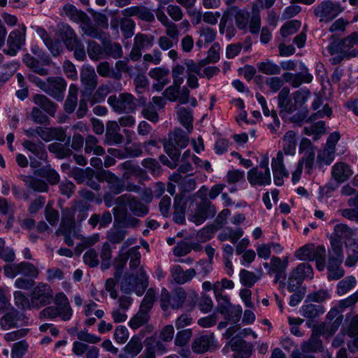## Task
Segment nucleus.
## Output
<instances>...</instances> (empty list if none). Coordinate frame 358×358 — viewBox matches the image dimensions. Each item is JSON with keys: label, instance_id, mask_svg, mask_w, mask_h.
I'll use <instances>...</instances> for the list:
<instances>
[{"label": "nucleus", "instance_id": "nucleus-9", "mask_svg": "<svg viewBox=\"0 0 358 358\" xmlns=\"http://www.w3.org/2000/svg\"><path fill=\"white\" fill-rule=\"evenodd\" d=\"M80 82L82 85L81 96L90 98L98 85V76L93 67L86 66L80 71Z\"/></svg>", "mask_w": 358, "mask_h": 358}, {"label": "nucleus", "instance_id": "nucleus-37", "mask_svg": "<svg viewBox=\"0 0 358 358\" xmlns=\"http://www.w3.org/2000/svg\"><path fill=\"white\" fill-rule=\"evenodd\" d=\"M20 178L25 183L27 188L31 189L34 191L46 192L49 189L47 183L41 179L25 175H22Z\"/></svg>", "mask_w": 358, "mask_h": 358}, {"label": "nucleus", "instance_id": "nucleus-36", "mask_svg": "<svg viewBox=\"0 0 358 358\" xmlns=\"http://www.w3.org/2000/svg\"><path fill=\"white\" fill-rule=\"evenodd\" d=\"M78 87L76 84H71L69 88V94L64 104V110L66 113L74 112L78 104Z\"/></svg>", "mask_w": 358, "mask_h": 358}, {"label": "nucleus", "instance_id": "nucleus-44", "mask_svg": "<svg viewBox=\"0 0 358 358\" xmlns=\"http://www.w3.org/2000/svg\"><path fill=\"white\" fill-rule=\"evenodd\" d=\"M122 73H125L131 76L134 74V69L129 64L127 59L117 60L115 64V69L113 73V79L120 80L122 78Z\"/></svg>", "mask_w": 358, "mask_h": 358}, {"label": "nucleus", "instance_id": "nucleus-1", "mask_svg": "<svg viewBox=\"0 0 358 358\" xmlns=\"http://www.w3.org/2000/svg\"><path fill=\"white\" fill-rule=\"evenodd\" d=\"M198 294L194 291L187 292L182 287H176L171 292L163 288L160 295V306L164 311L169 309L179 310L185 308L192 310L197 302Z\"/></svg>", "mask_w": 358, "mask_h": 358}, {"label": "nucleus", "instance_id": "nucleus-60", "mask_svg": "<svg viewBox=\"0 0 358 358\" xmlns=\"http://www.w3.org/2000/svg\"><path fill=\"white\" fill-rule=\"evenodd\" d=\"M296 277L300 278L303 281L306 278L312 279L313 278V270L312 266L308 263H301L299 264L295 269L292 271Z\"/></svg>", "mask_w": 358, "mask_h": 358}, {"label": "nucleus", "instance_id": "nucleus-47", "mask_svg": "<svg viewBox=\"0 0 358 358\" xmlns=\"http://www.w3.org/2000/svg\"><path fill=\"white\" fill-rule=\"evenodd\" d=\"M336 150L324 147L322 150H320L317 153L316 164L320 169L322 166H329L335 158Z\"/></svg>", "mask_w": 358, "mask_h": 358}, {"label": "nucleus", "instance_id": "nucleus-63", "mask_svg": "<svg viewBox=\"0 0 358 358\" xmlns=\"http://www.w3.org/2000/svg\"><path fill=\"white\" fill-rule=\"evenodd\" d=\"M20 275L31 278H37L39 274L38 269L31 263L22 262L19 263Z\"/></svg>", "mask_w": 358, "mask_h": 358}, {"label": "nucleus", "instance_id": "nucleus-13", "mask_svg": "<svg viewBox=\"0 0 358 358\" xmlns=\"http://www.w3.org/2000/svg\"><path fill=\"white\" fill-rule=\"evenodd\" d=\"M67 83L62 77H49L47 79L43 92L58 101H62L64 98V92Z\"/></svg>", "mask_w": 358, "mask_h": 358}, {"label": "nucleus", "instance_id": "nucleus-46", "mask_svg": "<svg viewBox=\"0 0 358 358\" xmlns=\"http://www.w3.org/2000/svg\"><path fill=\"white\" fill-rule=\"evenodd\" d=\"M60 36L67 48H73L78 40L73 29L69 25H63L59 29Z\"/></svg>", "mask_w": 358, "mask_h": 358}, {"label": "nucleus", "instance_id": "nucleus-18", "mask_svg": "<svg viewBox=\"0 0 358 358\" xmlns=\"http://www.w3.org/2000/svg\"><path fill=\"white\" fill-rule=\"evenodd\" d=\"M215 338L213 334L201 335L194 338L192 343V350L195 353H204L215 349Z\"/></svg>", "mask_w": 358, "mask_h": 358}, {"label": "nucleus", "instance_id": "nucleus-2", "mask_svg": "<svg viewBox=\"0 0 358 358\" xmlns=\"http://www.w3.org/2000/svg\"><path fill=\"white\" fill-rule=\"evenodd\" d=\"M310 96V92L308 90H300L292 94L291 98H289V103H287L285 106V111L288 113H292L296 110H300L299 113L291 117L292 122L299 123L307 117L308 110L306 107H303V105Z\"/></svg>", "mask_w": 358, "mask_h": 358}, {"label": "nucleus", "instance_id": "nucleus-32", "mask_svg": "<svg viewBox=\"0 0 358 358\" xmlns=\"http://www.w3.org/2000/svg\"><path fill=\"white\" fill-rule=\"evenodd\" d=\"M118 25H120V29L123 34V36L125 38H129L134 34L136 24L131 19L127 17H122L119 20V22L113 21L110 22L111 28L115 29H117Z\"/></svg>", "mask_w": 358, "mask_h": 358}, {"label": "nucleus", "instance_id": "nucleus-50", "mask_svg": "<svg viewBox=\"0 0 358 358\" xmlns=\"http://www.w3.org/2000/svg\"><path fill=\"white\" fill-rule=\"evenodd\" d=\"M63 10L65 13L66 15L69 17V19L75 22H80L83 20H86L87 19V15L80 10H78L73 5L68 3L66 4L63 7Z\"/></svg>", "mask_w": 358, "mask_h": 358}, {"label": "nucleus", "instance_id": "nucleus-59", "mask_svg": "<svg viewBox=\"0 0 358 358\" xmlns=\"http://www.w3.org/2000/svg\"><path fill=\"white\" fill-rule=\"evenodd\" d=\"M242 313V308L241 306H232L229 309H226L224 307L221 310V314L224 318L234 324H236Z\"/></svg>", "mask_w": 358, "mask_h": 358}, {"label": "nucleus", "instance_id": "nucleus-29", "mask_svg": "<svg viewBox=\"0 0 358 358\" xmlns=\"http://www.w3.org/2000/svg\"><path fill=\"white\" fill-rule=\"evenodd\" d=\"M33 101L38 108L44 110L50 116L54 117L55 115L57 105L46 96L43 94H35L33 97Z\"/></svg>", "mask_w": 358, "mask_h": 358}, {"label": "nucleus", "instance_id": "nucleus-57", "mask_svg": "<svg viewBox=\"0 0 358 358\" xmlns=\"http://www.w3.org/2000/svg\"><path fill=\"white\" fill-rule=\"evenodd\" d=\"M120 258L127 262L130 258L129 266L131 268H137L140 264L141 254L138 247L130 248L125 254H121Z\"/></svg>", "mask_w": 358, "mask_h": 358}, {"label": "nucleus", "instance_id": "nucleus-3", "mask_svg": "<svg viewBox=\"0 0 358 358\" xmlns=\"http://www.w3.org/2000/svg\"><path fill=\"white\" fill-rule=\"evenodd\" d=\"M248 180L252 186H265L270 185L271 177L270 169L268 168V159L265 157L259 165L251 169L248 172Z\"/></svg>", "mask_w": 358, "mask_h": 358}, {"label": "nucleus", "instance_id": "nucleus-30", "mask_svg": "<svg viewBox=\"0 0 358 358\" xmlns=\"http://www.w3.org/2000/svg\"><path fill=\"white\" fill-rule=\"evenodd\" d=\"M71 137H68L64 144L59 143H52L48 145V150L55 154L56 157L59 159H64L70 157L73 152L69 148Z\"/></svg>", "mask_w": 358, "mask_h": 358}, {"label": "nucleus", "instance_id": "nucleus-49", "mask_svg": "<svg viewBox=\"0 0 358 358\" xmlns=\"http://www.w3.org/2000/svg\"><path fill=\"white\" fill-rule=\"evenodd\" d=\"M90 58L94 61H98L106 58L104 46H101L94 41H90L87 48Z\"/></svg>", "mask_w": 358, "mask_h": 358}, {"label": "nucleus", "instance_id": "nucleus-21", "mask_svg": "<svg viewBox=\"0 0 358 358\" xmlns=\"http://www.w3.org/2000/svg\"><path fill=\"white\" fill-rule=\"evenodd\" d=\"M144 344L145 350L155 357L156 355H162L168 351L167 344L157 338L156 336L147 337L144 341Z\"/></svg>", "mask_w": 358, "mask_h": 358}, {"label": "nucleus", "instance_id": "nucleus-14", "mask_svg": "<svg viewBox=\"0 0 358 358\" xmlns=\"http://www.w3.org/2000/svg\"><path fill=\"white\" fill-rule=\"evenodd\" d=\"M23 62L32 71L40 76H47L48 74V70L44 67V66L50 64V59L48 56L40 58V60H38L31 55L26 54L24 56Z\"/></svg>", "mask_w": 358, "mask_h": 358}, {"label": "nucleus", "instance_id": "nucleus-64", "mask_svg": "<svg viewBox=\"0 0 358 358\" xmlns=\"http://www.w3.org/2000/svg\"><path fill=\"white\" fill-rule=\"evenodd\" d=\"M14 301L15 305L21 309L27 310V309H34V306H32V299L31 297L28 299L24 293L21 291H15L14 292Z\"/></svg>", "mask_w": 358, "mask_h": 358}, {"label": "nucleus", "instance_id": "nucleus-56", "mask_svg": "<svg viewBox=\"0 0 358 358\" xmlns=\"http://www.w3.org/2000/svg\"><path fill=\"white\" fill-rule=\"evenodd\" d=\"M169 136L179 148H184L189 143L188 133L186 134L180 128L175 129Z\"/></svg>", "mask_w": 358, "mask_h": 358}, {"label": "nucleus", "instance_id": "nucleus-4", "mask_svg": "<svg viewBox=\"0 0 358 358\" xmlns=\"http://www.w3.org/2000/svg\"><path fill=\"white\" fill-rule=\"evenodd\" d=\"M148 286V278L144 272H141L138 276H124L120 284V290L125 294L134 292L138 296H141Z\"/></svg>", "mask_w": 358, "mask_h": 358}, {"label": "nucleus", "instance_id": "nucleus-27", "mask_svg": "<svg viewBox=\"0 0 358 358\" xmlns=\"http://www.w3.org/2000/svg\"><path fill=\"white\" fill-rule=\"evenodd\" d=\"M173 221L179 224H182L185 222L186 204L184 202V196L182 194H177L173 201Z\"/></svg>", "mask_w": 358, "mask_h": 358}, {"label": "nucleus", "instance_id": "nucleus-5", "mask_svg": "<svg viewBox=\"0 0 358 358\" xmlns=\"http://www.w3.org/2000/svg\"><path fill=\"white\" fill-rule=\"evenodd\" d=\"M107 101L117 113H132L136 109V99L133 94L128 92L120 93L118 96L111 95Z\"/></svg>", "mask_w": 358, "mask_h": 358}, {"label": "nucleus", "instance_id": "nucleus-35", "mask_svg": "<svg viewBox=\"0 0 358 358\" xmlns=\"http://www.w3.org/2000/svg\"><path fill=\"white\" fill-rule=\"evenodd\" d=\"M143 348L142 338L138 335H134L123 348L122 351L124 354L135 357L142 351Z\"/></svg>", "mask_w": 358, "mask_h": 358}, {"label": "nucleus", "instance_id": "nucleus-39", "mask_svg": "<svg viewBox=\"0 0 358 358\" xmlns=\"http://www.w3.org/2000/svg\"><path fill=\"white\" fill-rule=\"evenodd\" d=\"M19 319V312L17 310L13 309L6 313L0 319L1 328L3 330H8L17 327Z\"/></svg>", "mask_w": 358, "mask_h": 358}, {"label": "nucleus", "instance_id": "nucleus-48", "mask_svg": "<svg viewBox=\"0 0 358 358\" xmlns=\"http://www.w3.org/2000/svg\"><path fill=\"white\" fill-rule=\"evenodd\" d=\"M296 148V134L288 131L282 138V148L286 155H294Z\"/></svg>", "mask_w": 358, "mask_h": 358}, {"label": "nucleus", "instance_id": "nucleus-15", "mask_svg": "<svg viewBox=\"0 0 358 358\" xmlns=\"http://www.w3.org/2000/svg\"><path fill=\"white\" fill-rule=\"evenodd\" d=\"M353 173L354 171L352 167L343 162H336L331 167V178L338 184H341L348 180Z\"/></svg>", "mask_w": 358, "mask_h": 358}, {"label": "nucleus", "instance_id": "nucleus-10", "mask_svg": "<svg viewBox=\"0 0 358 358\" xmlns=\"http://www.w3.org/2000/svg\"><path fill=\"white\" fill-rule=\"evenodd\" d=\"M182 83L173 81V84L165 89L162 94L165 99L173 102L178 101L180 104H186L189 102L190 91L186 87H181Z\"/></svg>", "mask_w": 358, "mask_h": 358}, {"label": "nucleus", "instance_id": "nucleus-8", "mask_svg": "<svg viewBox=\"0 0 358 358\" xmlns=\"http://www.w3.org/2000/svg\"><path fill=\"white\" fill-rule=\"evenodd\" d=\"M31 305L34 308L39 309L51 303L53 291L50 286L44 282H39L31 292Z\"/></svg>", "mask_w": 358, "mask_h": 358}, {"label": "nucleus", "instance_id": "nucleus-58", "mask_svg": "<svg viewBox=\"0 0 358 358\" xmlns=\"http://www.w3.org/2000/svg\"><path fill=\"white\" fill-rule=\"evenodd\" d=\"M352 234L350 228L345 224H338L334 227L330 240L344 241Z\"/></svg>", "mask_w": 358, "mask_h": 358}, {"label": "nucleus", "instance_id": "nucleus-41", "mask_svg": "<svg viewBox=\"0 0 358 358\" xmlns=\"http://www.w3.org/2000/svg\"><path fill=\"white\" fill-rule=\"evenodd\" d=\"M257 68L259 72L268 76L279 75L281 73L280 66L270 59L258 62Z\"/></svg>", "mask_w": 358, "mask_h": 358}, {"label": "nucleus", "instance_id": "nucleus-20", "mask_svg": "<svg viewBox=\"0 0 358 358\" xmlns=\"http://www.w3.org/2000/svg\"><path fill=\"white\" fill-rule=\"evenodd\" d=\"M355 45H358V31L352 33L338 43H331L328 47V51L331 55H334L338 51L348 52Z\"/></svg>", "mask_w": 358, "mask_h": 358}, {"label": "nucleus", "instance_id": "nucleus-19", "mask_svg": "<svg viewBox=\"0 0 358 358\" xmlns=\"http://www.w3.org/2000/svg\"><path fill=\"white\" fill-rule=\"evenodd\" d=\"M24 33L22 32L20 30L15 29L11 31L7 41L8 49L3 50V52L10 56L15 55L17 50L24 43Z\"/></svg>", "mask_w": 358, "mask_h": 358}, {"label": "nucleus", "instance_id": "nucleus-61", "mask_svg": "<svg viewBox=\"0 0 358 358\" xmlns=\"http://www.w3.org/2000/svg\"><path fill=\"white\" fill-rule=\"evenodd\" d=\"M149 319V313L139 308L138 313L129 321V324L131 329H136L146 324Z\"/></svg>", "mask_w": 358, "mask_h": 358}, {"label": "nucleus", "instance_id": "nucleus-62", "mask_svg": "<svg viewBox=\"0 0 358 358\" xmlns=\"http://www.w3.org/2000/svg\"><path fill=\"white\" fill-rule=\"evenodd\" d=\"M357 280L355 277L350 275L341 280L337 285V294L342 296L348 293L356 285Z\"/></svg>", "mask_w": 358, "mask_h": 358}, {"label": "nucleus", "instance_id": "nucleus-38", "mask_svg": "<svg viewBox=\"0 0 358 358\" xmlns=\"http://www.w3.org/2000/svg\"><path fill=\"white\" fill-rule=\"evenodd\" d=\"M341 264L342 262L334 261L332 255L329 257L327 270L329 280H337L345 275L344 270L341 267Z\"/></svg>", "mask_w": 358, "mask_h": 358}, {"label": "nucleus", "instance_id": "nucleus-25", "mask_svg": "<svg viewBox=\"0 0 358 358\" xmlns=\"http://www.w3.org/2000/svg\"><path fill=\"white\" fill-rule=\"evenodd\" d=\"M282 78L286 83H289L293 87H299L302 83H310L313 80V76L308 72L306 73H285Z\"/></svg>", "mask_w": 358, "mask_h": 358}, {"label": "nucleus", "instance_id": "nucleus-52", "mask_svg": "<svg viewBox=\"0 0 358 358\" xmlns=\"http://www.w3.org/2000/svg\"><path fill=\"white\" fill-rule=\"evenodd\" d=\"M301 348L303 353L317 352L323 350V345L320 338L310 336L308 341L301 344Z\"/></svg>", "mask_w": 358, "mask_h": 358}, {"label": "nucleus", "instance_id": "nucleus-42", "mask_svg": "<svg viewBox=\"0 0 358 358\" xmlns=\"http://www.w3.org/2000/svg\"><path fill=\"white\" fill-rule=\"evenodd\" d=\"M301 315L309 320H313L324 313V308L321 305L309 303L302 306L300 310Z\"/></svg>", "mask_w": 358, "mask_h": 358}, {"label": "nucleus", "instance_id": "nucleus-31", "mask_svg": "<svg viewBox=\"0 0 358 358\" xmlns=\"http://www.w3.org/2000/svg\"><path fill=\"white\" fill-rule=\"evenodd\" d=\"M229 12L234 14L236 27L239 29H245L248 26L250 13L247 9H239L237 6H231Z\"/></svg>", "mask_w": 358, "mask_h": 358}, {"label": "nucleus", "instance_id": "nucleus-43", "mask_svg": "<svg viewBox=\"0 0 358 358\" xmlns=\"http://www.w3.org/2000/svg\"><path fill=\"white\" fill-rule=\"evenodd\" d=\"M85 152L102 156L105 154L104 148L99 145V140L93 135H88L85 138Z\"/></svg>", "mask_w": 358, "mask_h": 358}, {"label": "nucleus", "instance_id": "nucleus-24", "mask_svg": "<svg viewBox=\"0 0 358 358\" xmlns=\"http://www.w3.org/2000/svg\"><path fill=\"white\" fill-rule=\"evenodd\" d=\"M196 274L194 268L183 271L179 265H175L171 269V275L174 282L179 285L185 284L192 280Z\"/></svg>", "mask_w": 358, "mask_h": 358}, {"label": "nucleus", "instance_id": "nucleus-11", "mask_svg": "<svg viewBox=\"0 0 358 358\" xmlns=\"http://www.w3.org/2000/svg\"><path fill=\"white\" fill-rule=\"evenodd\" d=\"M115 203L119 206H127L132 213L138 217H143L148 213V207L140 201L136 196L124 194L118 196Z\"/></svg>", "mask_w": 358, "mask_h": 358}, {"label": "nucleus", "instance_id": "nucleus-28", "mask_svg": "<svg viewBox=\"0 0 358 358\" xmlns=\"http://www.w3.org/2000/svg\"><path fill=\"white\" fill-rule=\"evenodd\" d=\"M24 149L30 152L34 157L41 159L45 160L47 158V152L45 145L41 141L34 142L29 140H24L22 143Z\"/></svg>", "mask_w": 358, "mask_h": 358}, {"label": "nucleus", "instance_id": "nucleus-54", "mask_svg": "<svg viewBox=\"0 0 358 358\" xmlns=\"http://www.w3.org/2000/svg\"><path fill=\"white\" fill-rule=\"evenodd\" d=\"M110 92V88L108 85L106 84H101L96 90L88 98V101L91 105H94L97 103H101L103 101L106 97V96Z\"/></svg>", "mask_w": 358, "mask_h": 358}, {"label": "nucleus", "instance_id": "nucleus-6", "mask_svg": "<svg viewBox=\"0 0 358 358\" xmlns=\"http://www.w3.org/2000/svg\"><path fill=\"white\" fill-rule=\"evenodd\" d=\"M343 11L340 3L330 0L323 1L314 9V14L320 22H329Z\"/></svg>", "mask_w": 358, "mask_h": 358}, {"label": "nucleus", "instance_id": "nucleus-17", "mask_svg": "<svg viewBox=\"0 0 358 358\" xmlns=\"http://www.w3.org/2000/svg\"><path fill=\"white\" fill-rule=\"evenodd\" d=\"M234 358H250L252 352V346L243 339L233 338L229 341Z\"/></svg>", "mask_w": 358, "mask_h": 358}, {"label": "nucleus", "instance_id": "nucleus-7", "mask_svg": "<svg viewBox=\"0 0 358 358\" xmlns=\"http://www.w3.org/2000/svg\"><path fill=\"white\" fill-rule=\"evenodd\" d=\"M101 178L107 182L108 189L114 194H119L124 190L136 192L140 189L139 186L135 185L126 187L124 180L109 170H102L100 172Z\"/></svg>", "mask_w": 358, "mask_h": 358}, {"label": "nucleus", "instance_id": "nucleus-40", "mask_svg": "<svg viewBox=\"0 0 358 358\" xmlns=\"http://www.w3.org/2000/svg\"><path fill=\"white\" fill-rule=\"evenodd\" d=\"M138 101L143 106V108L141 111L142 116L151 122H157L159 120V115L155 106H153V103H147L145 99L143 97L139 99Z\"/></svg>", "mask_w": 358, "mask_h": 358}, {"label": "nucleus", "instance_id": "nucleus-55", "mask_svg": "<svg viewBox=\"0 0 358 358\" xmlns=\"http://www.w3.org/2000/svg\"><path fill=\"white\" fill-rule=\"evenodd\" d=\"M169 73L170 71L169 69L161 66L150 69L148 75L151 78L154 79L157 82H164L165 83H169Z\"/></svg>", "mask_w": 358, "mask_h": 358}, {"label": "nucleus", "instance_id": "nucleus-33", "mask_svg": "<svg viewBox=\"0 0 358 358\" xmlns=\"http://www.w3.org/2000/svg\"><path fill=\"white\" fill-rule=\"evenodd\" d=\"M263 8L259 3H253L251 8V17L249 23V29L252 34H257L261 28V17L259 11Z\"/></svg>", "mask_w": 358, "mask_h": 358}, {"label": "nucleus", "instance_id": "nucleus-23", "mask_svg": "<svg viewBox=\"0 0 358 358\" xmlns=\"http://www.w3.org/2000/svg\"><path fill=\"white\" fill-rule=\"evenodd\" d=\"M75 229V213L70 210L64 211L61 223L56 231V234L59 236L60 234H73Z\"/></svg>", "mask_w": 358, "mask_h": 358}, {"label": "nucleus", "instance_id": "nucleus-51", "mask_svg": "<svg viewBox=\"0 0 358 358\" xmlns=\"http://www.w3.org/2000/svg\"><path fill=\"white\" fill-rule=\"evenodd\" d=\"M154 42L155 36L151 34L138 33L134 38V45L141 50L152 48Z\"/></svg>", "mask_w": 358, "mask_h": 358}, {"label": "nucleus", "instance_id": "nucleus-53", "mask_svg": "<svg viewBox=\"0 0 358 358\" xmlns=\"http://www.w3.org/2000/svg\"><path fill=\"white\" fill-rule=\"evenodd\" d=\"M127 234L125 229L113 227L106 232V238L112 244H119L124 241Z\"/></svg>", "mask_w": 358, "mask_h": 358}, {"label": "nucleus", "instance_id": "nucleus-34", "mask_svg": "<svg viewBox=\"0 0 358 358\" xmlns=\"http://www.w3.org/2000/svg\"><path fill=\"white\" fill-rule=\"evenodd\" d=\"M176 114L180 123L186 128L187 133L190 134L193 129L192 110L182 106H178Z\"/></svg>", "mask_w": 358, "mask_h": 358}, {"label": "nucleus", "instance_id": "nucleus-16", "mask_svg": "<svg viewBox=\"0 0 358 358\" xmlns=\"http://www.w3.org/2000/svg\"><path fill=\"white\" fill-rule=\"evenodd\" d=\"M306 145L304 148V155L299 161L298 164H301V166H305L306 172L308 174H311L313 168L315 158V150L311 142L308 139H303L300 146L302 149L303 146Z\"/></svg>", "mask_w": 358, "mask_h": 358}, {"label": "nucleus", "instance_id": "nucleus-22", "mask_svg": "<svg viewBox=\"0 0 358 358\" xmlns=\"http://www.w3.org/2000/svg\"><path fill=\"white\" fill-rule=\"evenodd\" d=\"M286 269L287 263H282L280 258L274 256L271 259V266L268 273L269 275L275 274L274 283L276 284L282 280V283L284 284V280L287 277Z\"/></svg>", "mask_w": 358, "mask_h": 358}, {"label": "nucleus", "instance_id": "nucleus-12", "mask_svg": "<svg viewBox=\"0 0 358 358\" xmlns=\"http://www.w3.org/2000/svg\"><path fill=\"white\" fill-rule=\"evenodd\" d=\"M215 214L216 208L215 206L210 201H206L205 203H197L194 211L189 215L188 219L196 225H200L208 217H213Z\"/></svg>", "mask_w": 358, "mask_h": 358}, {"label": "nucleus", "instance_id": "nucleus-45", "mask_svg": "<svg viewBox=\"0 0 358 358\" xmlns=\"http://www.w3.org/2000/svg\"><path fill=\"white\" fill-rule=\"evenodd\" d=\"M104 51L106 58L112 57L113 59H120L122 57L123 51L120 43L112 42L110 40L103 41Z\"/></svg>", "mask_w": 358, "mask_h": 358}, {"label": "nucleus", "instance_id": "nucleus-26", "mask_svg": "<svg viewBox=\"0 0 358 358\" xmlns=\"http://www.w3.org/2000/svg\"><path fill=\"white\" fill-rule=\"evenodd\" d=\"M54 302L62 312V320L69 321L73 315V310L65 294L59 292L55 295Z\"/></svg>", "mask_w": 358, "mask_h": 358}]
</instances>
